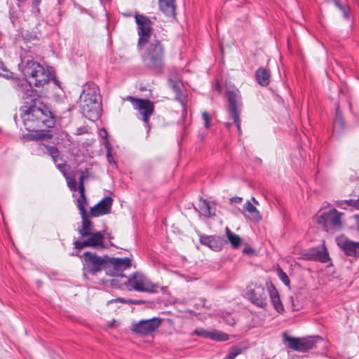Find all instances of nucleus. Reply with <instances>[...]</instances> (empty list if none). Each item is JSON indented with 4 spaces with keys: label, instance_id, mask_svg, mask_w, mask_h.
Here are the masks:
<instances>
[{
    "label": "nucleus",
    "instance_id": "1",
    "mask_svg": "<svg viewBox=\"0 0 359 359\" xmlns=\"http://www.w3.org/2000/svg\"><path fill=\"white\" fill-rule=\"evenodd\" d=\"M22 71L27 83L22 87V97L29 100L20 108V115L25 128L37 133L39 140H49L52 135L43 131L55 125V119L50 111L39 100L31 98L34 93L32 86L40 88L46 84L50 74L42 65L32 60L22 58Z\"/></svg>",
    "mask_w": 359,
    "mask_h": 359
},
{
    "label": "nucleus",
    "instance_id": "2",
    "mask_svg": "<svg viewBox=\"0 0 359 359\" xmlns=\"http://www.w3.org/2000/svg\"><path fill=\"white\" fill-rule=\"evenodd\" d=\"M80 108L88 119L95 121L101 116L102 103L99 88L95 83H86L80 95Z\"/></svg>",
    "mask_w": 359,
    "mask_h": 359
},
{
    "label": "nucleus",
    "instance_id": "3",
    "mask_svg": "<svg viewBox=\"0 0 359 359\" xmlns=\"http://www.w3.org/2000/svg\"><path fill=\"white\" fill-rule=\"evenodd\" d=\"M145 51L142 55L144 65L156 73L161 71L163 66V48L159 41L154 39L147 43Z\"/></svg>",
    "mask_w": 359,
    "mask_h": 359
},
{
    "label": "nucleus",
    "instance_id": "4",
    "mask_svg": "<svg viewBox=\"0 0 359 359\" xmlns=\"http://www.w3.org/2000/svg\"><path fill=\"white\" fill-rule=\"evenodd\" d=\"M341 213L336 209L327 211H319L314 217V221L321 225L328 233H333L341 228Z\"/></svg>",
    "mask_w": 359,
    "mask_h": 359
},
{
    "label": "nucleus",
    "instance_id": "5",
    "mask_svg": "<svg viewBox=\"0 0 359 359\" xmlns=\"http://www.w3.org/2000/svg\"><path fill=\"white\" fill-rule=\"evenodd\" d=\"M121 284L126 285L129 290L138 292H154L156 285L140 273H135L130 277L121 276Z\"/></svg>",
    "mask_w": 359,
    "mask_h": 359
},
{
    "label": "nucleus",
    "instance_id": "6",
    "mask_svg": "<svg viewBox=\"0 0 359 359\" xmlns=\"http://www.w3.org/2000/svg\"><path fill=\"white\" fill-rule=\"evenodd\" d=\"M79 192L81 194L80 197L78 198V208L80 211V214L82 218V226L79 229V233L83 237H86L90 233H93V223L88 219L87 212L85 209V204L86 203V198L84 195V187L83 184V175L80 177V185Z\"/></svg>",
    "mask_w": 359,
    "mask_h": 359
},
{
    "label": "nucleus",
    "instance_id": "7",
    "mask_svg": "<svg viewBox=\"0 0 359 359\" xmlns=\"http://www.w3.org/2000/svg\"><path fill=\"white\" fill-rule=\"evenodd\" d=\"M135 18L137 25V32L139 35L137 47L140 49L147 43L151 41V22L149 18L143 15L136 14Z\"/></svg>",
    "mask_w": 359,
    "mask_h": 359
},
{
    "label": "nucleus",
    "instance_id": "8",
    "mask_svg": "<svg viewBox=\"0 0 359 359\" xmlns=\"http://www.w3.org/2000/svg\"><path fill=\"white\" fill-rule=\"evenodd\" d=\"M84 266L86 272L95 274L98 271L104 270L107 273L108 257H101L95 254L86 252L83 254Z\"/></svg>",
    "mask_w": 359,
    "mask_h": 359
},
{
    "label": "nucleus",
    "instance_id": "9",
    "mask_svg": "<svg viewBox=\"0 0 359 359\" xmlns=\"http://www.w3.org/2000/svg\"><path fill=\"white\" fill-rule=\"evenodd\" d=\"M226 97L229 102V114L236 123L239 133L241 132L239 110L241 107V95L238 89H227Z\"/></svg>",
    "mask_w": 359,
    "mask_h": 359
},
{
    "label": "nucleus",
    "instance_id": "10",
    "mask_svg": "<svg viewBox=\"0 0 359 359\" xmlns=\"http://www.w3.org/2000/svg\"><path fill=\"white\" fill-rule=\"evenodd\" d=\"M127 100L130 101L134 109L137 111L138 117L148 126L149 117L154 111V103L149 100L135 98L132 96H128Z\"/></svg>",
    "mask_w": 359,
    "mask_h": 359
},
{
    "label": "nucleus",
    "instance_id": "11",
    "mask_svg": "<svg viewBox=\"0 0 359 359\" xmlns=\"http://www.w3.org/2000/svg\"><path fill=\"white\" fill-rule=\"evenodd\" d=\"M131 266V260L130 258H109L108 257L107 273L111 276L120 277L121 279V273ZM121 282V280H120Z\"/></svg>",
    "mask_w": 359,
    "mask_h": 359
},
{
    "label": "nucleus",
    "instance_id": "12",
    "mask_svg": "<svg viewBox=\"0 0 359 359\" xmlns=\"http://www.w3.org/2000/svg\"><path fill=\"white\" fill-rule=\"evenodd\" d=\"M161 320L158 318H153L149 320H140L133 325V330L142 336L151 334L161 325Z\"/></svg>",
    "mask_w": 359,
    "mask_h": 359
},
{
    "label": "nucleus",
    "instance_id": "13",
    "mask_svg": "<svg viewBox=\"0 0 359 359\" xmlns=\"http://www.w3.org/2000/svg\"><path fill=\"white\" fill-rule=\"evenodd\" d=\"M284 339L289 343V346L298 351H307L311 349L316 343V339L309 338H295L284 334Z\"/></svg>",
    "mask_w": 359,
    "mask_h": 359
},
{
    "label": "nucleus",
    "instance_id": "14",
    "mask_svg": "<svg viewBox=\"0 0 359 359\" xmlns=\"http://www.w3.org/2000/svg\"><path fill=\"white\" fill-rule=\"evenodd\" d=\"M88 238L83 241H76L74 243L76 249H82L86 247H92L94 248H104V236L100 232L90 233Z\"/></svg>",
    "mask_w": 359,
    "mask_h": 359
},
{
    "label": "nucleus",
    "instance_id": "15",
    "mask_svg": "<svg viewBox=\"0 0 359 359\" xmlns=\"http://www.w3.org/2000/svg\"><path fill=\"white\" fill-rule=\"evenodd\" d=\"M250 300L259 307L264 308L267 305V292L262 286H256L248 292Z\"/></svg>",
    "mask_w": 359,
    "mask_h": 359
},
{
    "label": "nucleus",
    "instance_id": "16",
    "mask_svg": "<svg viewBox=\"0 0 359 359\" xmlns=\"http://www.w3.org/2000/svg\"><path fill=\"white\" fill-rule=\"evenodd\" d=\"M337 245L348 256L359 255V242L352 241L346 237L339 236L337 238Z\"/></svg>",
    "mask_w": 359,
    "mask_h": 359
},
{
    "label": "nucleus",
    "instance_id": "17",
    "mask_svg": "<svg viewBox=\"0 0 359 359\" xmlns=\"http://www.w3.org/2000/svg\"><path fill=\"white\" fill-rule=\"evenodd\" d=\"M304 257L306 260L318 261L322 263H326L330 259L327 250L324 246L310 249L304 254Z\"/></svg>",
    "mask_w": 359,
    "mask_h": 359
},
{
    "label": "nucleus",
    "instance_id": "18",
    "mask_svg": "<svg viewBox=\"0 0 359 359\" xmlns=\"http://www.w3.org/2000/svg\"><path fill=\"white\" fill-rule=\"evenodd\" d=\"M113 199L107 196L93 206L90 211L92 217H100L110 212Z\"/></svg>",
    "mask_w": 359,
    "mask_h": 359
},
{
    "label": "nucleus",
    "instance_id": "19",
    "mask_svg": "<svg viewBox=\"0 0 359 359\" xmlns=\"http://www.w3.org/2000/svg\"><path fill=\"white\" fill-rule=\"evenodd\" d=\"M194 333L201 337L211 339L218 341H226L229 339V336L226 333L217 330H207L200 327L195 330Z\"/></svg>",
    "mask_w": 359,
    "mask_h": 359
},
{
    "label": "nucleus",
    "instance_id": "20",
    "mask_svg": "<svg viewBox=\"0 0 359 359\" xmlns=\"http://www.w3.org/2000/svg\"><path fill=\"white\" fill-rule=\"evenodd\" d=\"M242 212L246 219L252 222L258 223L262 219L260 212L250 201H248L243 205V210Z\"/></svg>",
    "mask_w": 359,
    "mask_h": 359
},
{
    "label": "nucleus",
    "instance_id": "21",
    "mask_svg": "<svg viewBox=\"0 0 359 359\" xmlns=\"http://www.w3.org/2000/svg\"><path fill=\"white\" fill-rule=\"evenodd\" d=\"M201 243L209 247L214 251H219L223 247V241L220 237L211 236H201Z\"/></svg>",
    "mask_w": 359,
    "mask_h": 359
},
{
    "label": "nucleus",
    "instance_id": "22",
    "mask_svg": "<svg viewBox=\"0 0 359 359\" xmlns=\"http://www.w3.org/2000/svg\"><path fill=\"white\" fill-rule=\"evenodd\" d=\"M268 292L270 294L271 302L274 309L278 312L282 313L284 311L283 306L280 299V297L273 285L268 288Z\"/></svg>",
    "mask_w": 359,
    "mask_h": 359
},
{
    "label": "nucleus",
    "instance_id": "23",
    "mask_svg": "<svg viewBox=\"0 0 359 359\" xmlns=\"http://www.w3.org/2000/svg\"><path fill=\"white\" fill-rule=\"evenodd\" d=\"M161 11L168 16L175 15V6L173 0H159Z\"/></svg>",
    "mask_w": 359,
    "mask_h": 359
},
{
    "label": "nucleus",
    "instance_id": "24",
    "mask_svg": "<svg viewBox=\"0 0 359 359\" xmlns=\"http://www.w3.org/2000/svg\"><path fill=\"white\" fill-rule=\"evenodd\" d=\"M256 78L259 84L266 86L269 83V72L264 68H259L256 72Z\"/></svg>",
    "mask_w": 359,
    "mask_h": 359
},
{
    "label": "nucleus",
    "instance_id": "25",
    "mask_svg": "<svg viewBox=\"0 0 359 359\" xmlns=\"http://www.w3.org/2000/svg\"><path fill=\"white\" fill-rule=\"evenodd\" d=\"M47 152L48 154L52 157L53 161L56 164L57 168L63 173H65V164L64 163H57L59 158H60V154L57 149L55 147H47Z\"/></svg>",
    "mask_w": 359,
    "mask_h": 359
},
{
    "label": "nucleus",
    "instance_id": "26",
    "mask_svg": "<svg viewBox=\"0 0 359 359\" xmlns=\"http://www.w3.org/2000/svg\"><path fill=\"white\" fill-rule=\"evenodd\" d=\"M199 208L201 212L205 217H211L215 214V208L213 206L205 200L200 201Z\"/></svg>",
    "mask_w": 359,
    "mask_h": 359
},
{
    "label": "nucleus",
    "instance_id": "27",
    "mask_svg": "<svg viewBox=\"0 0 359 359\" xmlns=\"http://www.w3.org/2000/svg\"><path fill=\"white\" fill-rule=\"evenodd\" d=\"M226 233L228 240L229 241V242L231 243L232 246L234 248H238L241 245V237L233 233V232H231L228 227L226 228Z\"/></svg>",
    "mask_w": 359,
    "mask_h": 359
},
{
    "label": "nucleus",
    "instance_id": "28",
    "mask_svg": "<svg viewBox=\"0 0 359 359\" xmlns=\"http://www.w3.org/2000/svg\"><path fill=\"white\" fill-rule=\"evenodd\" d=\"M344 118L342 117L341 111H339V107H337L334 121V130L339 133L344 128Z\"/></svg>",
    "mask_w": 359,
    "mask_h": 359
},
{
    "label": "nucleus",
    "instance_id": "29",
    "mask_svg": "<svg viewBox=\"0 0 359 359\" xmlns=\"http://www.w3.org/2000/svg\"><path fill=\"white\" fill-rule=\"evenodd\" d=\"M339 206L343 209H346L347 207H351V210L353 208L359 210V199L355 201L351 199L341 201Z\"/></svg>",
    "mask_w": 359,
    "mask_h": 359
},
{
    "label": "nucleus",
    "instance_id": "30",
    "mask_svg": "<svg viewBox=\"0 0 359 359\" xmlns=\"http://www.w3.org/2000/svg\"><path fill=\"white\" fill-rule=\"evenodd\" d=\"M104 145L107 149V158L108 162L110 164H112L113 165L116 166V163L114 161L113 154H112V147H111V144H109L108 140H104Z\"/></svg>",
    "mask_w": 359,
    "mask_h": 359
},
{
    "label": "nucleus",
    "instance_id": "31",
    "mask_svg": "<svg viewBox=\"0 0 359 359\" xmlns=\"http://www.w3.org/2000/svg\"><path fill=\"white\" fill-rule=\"evenodd\" d=\"M169 85L177 93H179L182 84L180 78L175 77L169 79Z\"/></svg>",
    "mask_w": 359,
    "mask_h": 359
},
{
    "label": "nucleus",
    "instance_id": "32",
    "mask_svg": "<svg viewBox=\"0 0 359 359\" xmlns=\"http://www.w3.org/2000/svg\"><path fill=\"white\" fill-rule=\"evenodd\" d=\"M12 72L9 71L7 67L4 65V62L0 60V76H3L5 78H11L12 77Z\"/></svg>",
    "mask_w": 359,
    "mask_h": 359
},
{
    "label": "nucleus",
    "instance_id": "33",
    "mask_svg": "<svg viewBox=\"0 0 359 359\" xmlns=\"http://www.w3.org/2000/svg\"><path fill=\"white\" fill-rule=\"evenodd\" d=\"M241 353V348L233 347L229 353L226 355V359H235V358Z\"/></svg>",
    "mask_w": 359,
    "mask_h": 359
},
{
    "label": "nucleus",
    "instance_id": "34",
    "mask_svg": "<svg viewBox=\"0 0 359 359\" xmlns=\"http://www.w3.org/2000/svg\"><path fill=\"white\" fill-rule=\"evenodd\" d=\"M278 276L279 278L281 280V281L287 286H289L290 285V279L287 274L283 272V270L280 269L278 271Z\"/></svg>",
    "mask_w": 359,
    "mask_h": 359
},
{
    "label": "nucleus",
    "instance_id": "35",
    "mask_svg": "<svg viewBox=\"0 0 359 359\" xmlns=\"http://www.w3.org/2000/svg\"><path fill=\"white\" fill-rule=\"evenodd\" d=\"M202 119L204 121L205 128L208 129L210 127V116L207 111L202 113Z\"/></svg>",
    "mask_w": 359,
    "mask_h": 359
},
{
    "label": "nucleus",
    "instance_id": "36",
    "mask_svg": "<svg viewBox=\"0 0 359 359\" xmlns=\"http://www.w3.org/2000/svg\"><path fill=\"white\" fill-rule=\"evenodd\" d=\"M342 12L343 16L346 19L349 18V14H350V8L348 6L344 7L342 9L340 10Z\"/></svg>",
    "mask_w": 359,
    "mask_h": 359
},
{
    "label": "nucleus",
    "instance_id": "37",
    "mask_svg": "<svg viewBox=\"0 0 359 359\" xmlns=\"http://www.w3.org/2000/svg\"><path fill=\"white\" fill-rule=\"evenodd\" d=\"M67 184L71 189H76V181L74 178H67Z\"/></svg>",
    "mask_w": 359,
    "mask_h": 359
},
{
    "label": "nucleus",
    "instance_id": "38",
    "mask_svg": "<svg viewBox=\"0 0 359 359\" xmlns=\"http://www.w3.org/2000/svg\"><path fill=\"white\" fill-rule=\"evenodd\" d=\"M231 203H240L242 201V198L241 197H233L230 199Z\"/></svg>",
    "mask_w": 359,
    "mask_h": 359
},
{
    "label": "nucleus",
    "instance_id": "39",
    "mask_svg": "<svg viewBox=\"0 0 359 359\" xmlns=\"http://www.w3.org/2000/svg\"><path fill=\"white\" fill-rule=\"evenodd\" d=\"M334 4L335 6L339 9H342V8H344V6H343L340 3H339V0H334Z\"/></svg>",
    "mask_w": 359,
    "mask_h": 359
},
{
    "label": "nucleus",
    "instance_id": "40",
    "mask_svg": "<svg viewBox=\"0 0 359 359\" xmlns=\"http://www.w3.org/2000/svg\"><path fill=\"white\" fill-rule=\"evenodd\" d=\"M354 217L356 220V229L359 231V215H355Z\"/></svg>",
    "mask_w": 359,
    "mask_h": 359
},
{
    "label": "nucleus",
    "instance_id": "41",
    "mask_svg": "<svg viewBox=\"0 0 359 359\" xmlns=\"http://www.w3.org/2000/svg\"><path fill=\"white\" fill-rule=\"evenodd\" d=\"M100 136L103 137L105 139V140H107V131L105 130H102L100 132Z\"/></svg>",
    "mask_w": 359,
    "mask_h": 359
},
{
    "label": "nucleus",
    "instance_id": "42",
    "mask_svg": "<svg viewBox=\"0 0 359 359\" xmlns=\"http://www.w3.org/2000/svg\"><path fill=\"white\" fill-rule=\"evenodd\" d=\"M252 203H253L252 204L254 205H259V202H258V201L255 198L252 197Z\"/></svg>",
    "mask_w": 359,
    "mask_h": 359
},
{
    "label": "nucleus",
    "instance_id": "43",
    "mask_svg": "<svg viewBox=\"0 0 359 359\" xmlns=\"http://www.w3.org/2000/svg\"><path fill=\"white\" fill-rule=\"evenodd\" d=\"M217 88L218 89V91H220V88L218 84L217 85Z\"/></svg>",
    "mask_w": 359,
    "mask_h": 359
},
{
    "label": "nucleus",
    "instance_id": "44",
    "mask_svg": "<svg viewBox=\"0 0 359 359\" xmlns=\"http://www.w3.org/2000/svg\"><path fill=\"white\" fill-rule=\"evenodd\" d=\"M18 1H20V2H25V1H26L27 0H18Z\"/></svg>",
    "mask_w": 359,
    "mask_h": 359
},
{
    "label": "nucleus",
    "instance_id": "45",
    "mask_svg": "<svg viewBox=\"0 0 359 359\" xmlns=\"http://www.w3.org/2000/svg\"><path fill=\"white\" fill-rule=\"evenodd\" d=\"M14 119H15V121H16V120H17V116H15Z\"/></svg>",
    "mask_w": 359,
    "mask_h": 359
},
{
    "label": "nucleus",
    "instance_id": "46",
    "mask_svg": "<svg viewBox=\"0 0 359 359\" xmlns=\"http://www.w3.org/2000/svg\"><path fill=\"white\" fill-rule=\"evenodd\" d=\"M226 126H227L228 128H229V127H230V124H229V123H227V124H226Z\"/></svg>",
    "mask_w": 359,
    "mask_h": 359
}]
</instances>
